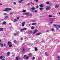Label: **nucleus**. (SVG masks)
Listing matches in <instances>:
<instances>
[{
	"instance_id": "nucleus-41",
	"label": "nucleus",
	"mask_w": 60,
	"mask_h": 60,
	"mask_svg": "<svg viewBox=\"0 0 60 60\" xmlns=\"http://www.w3.org/2000/svg\"><path fill=\"white\" fill-rule=\"evenodd\" d=\"M16 34L17 35H18V34H19V32H17L16 33Z\"/></svg>"
},
{
	"instance_id": "nucleus-47",
	"label": "nucleus",
	"mask_w": 60,
	"mask_h": 60,
	"mask_svg": "<svg viewBox=\"0 0 60 60\" xmlns=\"http://www.w3.org/2000/svg\"><path fill=\"white\" fill-rule=\"evenodd\" d=\"M44 42V40H43L41 41V42Z\"/></svg>"
},
{
	"instance_id": "nucleus-49",
	"label": "nucleus",
	"mask_w": 60,
	"mask_h": 60,
	"mask_svg": "<svg viewBox=\"0 0 60 60\" xmlns=\"http://www.w3.org/2000/svg\"><path fill=\"white\" fill-rule=\"evenodd\" d=\"M26 55H25L23 57V58H24V59L25 58V57H26Z\"/></svg>"
},
{
	"instance_id": "nucleus-52",
	"label": "nucleus",
	"mask_w": 60,
	"mask_h": 60,
	"mask_svg": "<svg viewBox=\"0 0 60 60\" xmlns=\"http://www.w3.org/2000/svg\"><path fill=\"white\" fill-rule=\"evenodd\" d=\"M33 21L34 22H35V20H33Z\"/></svg>"
},
{
	"instance_id": "nucleus-55",
	"label": "nucleus",
	"mask_w": 60,
	"mask_h": 60,
	"mask_svg": "<svg viewBox=\"0 0 60 60\" xmlns=\"http://www.w3.org/2000/svg\"><path fill=\"white\" fill-rule=\"evenodd\" d=\"M11 23H9V25H11Z\"/></svg>"
},
{
	"instance_id": "nucleus-12",
	"label": "nucleus",
	"mask_w": 60,
	"mask_h": 60,
	"mask_svg": "<svg viewBox=\"0 0 60 60\" xmlns=\"http://www.w3.org/2000/svg\"><path fill=\"white\" fill-rule=\"evenodd\" d=\"M41 33H38L37 34H36V35H39L40 34H41Z\"/></svg>"
},
{
	"instance_id": "nucleus-3",
	"label": "nucleus",
	"mask_w": 60,
	"mask_h": 60,
	"mask_svg": "<svg viewBox=\"0 0 60 60\" xmlns=\"http://www.w3.org/2000/svg\"><path fill=\"white\" fill-rule=\"evenodd\" d=\"M46 11H49L50 8V7L49 6H47L45 7Z\"/></svg>"
},
{
	"instance_id": "nucleus-28",
	"label": "nucleus",
	"mask_w": 60,
	"mask_h": 60,
	"mask_svg": "<svg viewBox=\"0 0 60 60\" xmlns=\"http://www.w3.org/2000/svg\"><path fill=\"white\" fill-rule=\"evenodd\" d=\"M29 16H30L31 17H32V14H29Z\"/></svg>"
},
{
	"instance_id": "nucleus-58",
	"label": "nucleus",
	"mask_w": 60,
	"mask_h": 60,
	"mask_svg": "<svg viewBox=\"0 0 60 60\" xmlns=\"http://www.w3.org/2000/svg\"><path fill=\"white\" fill-rule=\"evenodd\" d=\"M46 32H49V31L48 30L46 31Z\"/></svg>"
},
{
	"instance_id": "nucleus-17",
	"label": "nucleus",
	"mask_w": 60,
	"mask_h": 60,
	"mask_svg": "<svg viewBox=\"0 0 60 60\" xmlns=\"http://www.w3.org/2000/svg\"><path fill=\"white\" fill-rule=\"evenodd\" d=\"M35 28V27L34 26H32L31 28V29H34Z\"/></svg>"
},
{
	"instance_id": "nucleus-11",
	"label": "nucleus",
	"mask_w": 60,
	"mask_h": 60,
	"mask_svg": "<svg viewBox=\"0 0 60 60\" xmlns=\"http://www.w3.org/2000/svg\"><path fill=\"white\" fill-rule=\"evenodd\" d=\"M25 51V49L24 48H23L22 49V52H24Z\"/></svg>"
},
{
	"instance_id": "nucleus-31",
	"label": "nucleus",
	"mask_w": 60,
	"mask_h": 60,
	"mask_svg": "<svg viewBox=\"0 0 60 60\" xmlns=\"http://www.w3.org/2000/svg\"><path fill=\"white\" fill-rule=\"evenodd\" d=\"M36 24V23H32V25H35Z\"/></svg>"
},
{
	"instance_id": "nucleus-4",
	"label": "nucleus",
	"mask_w": 60,
	"mask_h": 60,
	"mask_svg": "<svg viewBox=\"0 0 60 60\" xmlns=\"http://www.w3.org/2000/svg\"><path fill=\"white\" fill-rule=\"evenodd\" d=\"M38 31V30L37 29H36L34 31L33 33V34H34L35 33H36Z\"/></svg>"
},
{
	"instance_id": "nucleus-36",
	"label": "nucleus",
	"mask_w": 60,
	"mask_h": 60,
	"mask_svg": "<svg viewBox=\"0 0 60 60\" xmlns=\"http://www.w3.org/2000/svg\"><path fill=\"white\" fill-rule=\"evenodd\" d=\"M1 47H4V45H3V44H1Z\"/></svg>"
},
{
	"instance_id": "nucleus-30",
	"label": "nucleus",
	"mask_w": 60,
	"mask_h": 60,
	"mask_svg": "<svg viewBox=\"0 0 60 60\" xmlns=\"http://www.w3.org/2000/svg\"><path fill=\"white\" fill-rule=\"evenodd\" d=\"M39 10H41V11H42V8H39Z\"/></svg>"
},
{
	"instance_id": "nucleus-64",
	"label": "nucleus",
	"mask_w": 60,
	"mask_h": 60,
	"mask_svg": "<svg viewBox=\"0 0 60 60\" xmlns=\"http://www.w3.org/2000/svg\"><path fill=\"white\" fill-rule=\"evenodd\" d=\"M59 14H60V12H59Z\"/></svg>"
},
{
	"instance_id": "nucleus-6",
	"label": "nucleus",
	"mask_w": 60,
	"mask_h": 60,
	"mask_svg": "<svg viewBox=\"0 0 60 60\" xmlns=\"http://www.w3.org/2000/svg\"><path fill=\"white\" fill-rule=\"evenodd\" d=\"M25 22H23L22 23V26H25Z\"/></svg>"
},
{
	"instance_id": "nucleus-51",
	"label": "nucleus",
	"mask_w": 60,
	"mask_h": 60,
	"mask_svg": "<svg viewBox=\"0 0 60 60\" xmlns=\"http://www.w3.org/2000/svg\"><path fill=\"white\" fill-rule=\"evenodd\" d=\"M11 14H12V15H13V13H10Z\"/></svg>"
},
{
	"instance_id": "nucleus-35",
	"label": "nucleus",
	"mask_w": 60,
	"mask_h": 60,
	"mask_svg": "<svg viewBox=\"0 0 60 60\" xmlns=\"http://www.w3.org/2000/svg\"><path fill=\"white\" fill-rule=\"evenodd\" d=\"M16 60H19V59H18V57H17L16 58Z\"/></svg>"
},
{
	"instance_id": "nucleus-60",
	"label": "nucleus",
	"mask_w": 60,
	"mask_h": 60,
	"mask_svg": "<svg viewBox=\"0 0 60 60\" xmlns=\"http://www.w3.org/2000/svg\"><path fill=\"white\" fill-rule=\"evenodd\" d=\"M2 45V43H0V45Z\"/></svg>"
},
{
	"instance_id": "nucleus-61",
	"label": "nucleus",
	"mask_w": 60,
	"mask_h": 60,
	"mask_svg": "<svg viewBox=\"0 0 60 60\" xmlns=\"http://www.w3.org/2000/svg\"><path fill=\"white\" fill-rule=\"evenodd\" d=\"M29 26H31V24H29Z\"/></svg>"
},
{
	"instance_id": "nucleus-26",
	"label": "nucleus",
	"mask_w": 60,
	"mask_h": 60,
	"mask_svg": "<svg viewBox=\"0 0 60 60\" xmlns=\"http://www.w3.org/2000/svg\"><path fill=\"white\" fill-rule=\"evenodd\" d=\"M34 12L35 13H36V12H38V11L37 10H36L35 11H34Z\"/></svg>"
},
{
	"instance_id": "nucleus-27",
	"label": "nucleus",
	"mask_w": 60,
	"mask_h": 60,
	"mask_svg": "<svg viewBox=\"0 0 60 60\" xmlns=\"http://www.w3.org/2000/svg\"><path fill=\"white\" fill-rule=\"evenodd\" d=\"M13 42H14V43H16V42H17V41L15 40L13 41Z\"/></svg>"
},
{
	"instance_id": "nucleus-50",
	"label": "nucleus",
	"mask_w": 60,
	"mask_h": 60,
	"mask_svg": "<svg viewBox=\"0 0 60 60\" xmlns=\"http://www.w3.org/2000/svg\"><path fill=\"white\" fill-rule=\"evenodd\" d=\"M17 19H18V20L19 19V17H17Z\"/></svg>"
},
{
	"instance_id": "nucleus-48",
	"label": "nucleus",
	"mask_w": 60,
	"mask_h": 60,
	"mask_svg": "<svg viewBox=\"0 0 60 60\" xmlns=\"http://www.w3.org/2000/svg\"><path fill=\"white\" fill-rule=\"evenodd\" d=\"M31 4H33V5H34V3H33L32 2H31Z\"/></svg>"
},
{
	"instance_id": "nucleus-10",
	"label": "nucleus",
	"mask_w": 60,
	"mask_h": 60,
	"mask_svg": "<svg viewBox=\"0 0 60 60\" xmlns=\"http://www.w3.org/2000/svg\"><path fill=\"white\" fill-rule=\"evenodd\" d=\"M29 56V57H31L32 55V54H31V53H30L28 55Z\"/></svg>"
},
{
	"instance_id": "nucleus-43",
	"label": "nucleus",
	"mask_w": 60,
	"mask_h": 60,
	"mask_svg": "<svg viewBox=\"0 0 60 60\" xmlns=\"http://www.w3.org/2000/svg\"><path fill=\"white\" fill-rule=\"evenodd\" d=\"M13 4L14 5H15V4H16V2H14Z\"/></svg>"
},
{
	"instance_id": "nucleus-40",
	"label": "nucleus",
	"mask_w": 60,
	"mask_h": 60,
	"mask_svg": "<svg viewBox=\"0 0 60 60\" xmlns=\"http://www.w3.org/2000/svg\"><path fill=\"white\" fill-rule=\"evenodd\" d=\"M34 59H35V57H34L32 58V59L33 60H34Z\"/></svg>"
},
{
	"instance_id": "nucleus-16",
	"label": "nucleus",
	"mask_w": 60,
	"mask_h": 60,
	"mask_svg": "<svg viewBox=\"0 0 60 60\" xmlns=\"http://www.w3.org/2000/svg\"><path fill=\"white\" fill-rule=\"evenodd\" d=\"M58 7H59L57 5H56V6H55V8H58Z\"/></svg>"
},
{
	"instance_id": "nucleus-56",
	"label": "nucleus",
	"mask_w": 60,
	"mask_h": 60,
	"mask_svg": "<svg viewBox=\"0 0 60 60\" xmlns=\"http://www.w3.org/2000/svg\"><path fill=\"white\" fill-rule=\"evenodd\" d=\"M50 23L51 24H52L53 23V22H51Z\"/></svg>"
},
{
	"instance_id": "nucleus-33",
	"label": "nucleus",
	"mask_w": 60,
	"mask_h": 60,
	"mask_svg": "<svg viewBox=\"0 0 60 60\" xmlns=\"http://www.w3.org/2000/svg\"><path fill=\"white\" fill-rule=\"evenodd\" d=\"M23 1V0H21L19 2V3H21V2H22Z\"/></svg>"
},
{
	"instance_id": "nucleus-1",
	"label": "nucleus",
	"mask_w": 60,
	"mask_h": 60,
	"mask_svg": "<svg viewBox=\"0 0 60 60\" xmlns=\"http://www.w3.org/2000/svg\"><path fill=\"white\" fill-rule=\"evenodd\" d=\"M53 26H55V28H56L57 30L58 29V28H60V26L59 25H56L55 24H53Z\"/></svg>"
},
{
	"instance_id": "nucleus-24",
	"label": "nucleus",
	"mask_w": 60,
	"mask_h": 60,
	"mask_svg": "<svg viewBox=\"0 0 60 60\" xmlns=\"http://www.w3.org/2000/svg\"><path fill=\"white\" fill-rule=\"evenodd\" d=\"M26 15H27L28 16H29V13H26Z\"/></svg>"
},
{
	"instance_id": "nucleus-63",
	"label": "nucleus",
	"mask_w": 60,
	"mask_h": 60,
	"mask_svg": "<svg viewBox=\"0 0 60 60\" xmlns=\"http://www.w3.org/2000/svg\"><path fill=\"white\" fill-rule=\"evenodd\" d=\"M2 5V4H0V5Z\"/></svg>"
},
{
	"instance_id": "nucleus-59",
	"label": "nucleus",
	"mask_w": 60,
	"mask_h": 60,
	"mask_svg": "<svg viewBox=\"0 0 60 60\" xmlns=\"http://www.w3.org/2000/svg\"><path fill=\"white\" fill-rule=\"evenodd\" d=\"M30 4L29 3V4H27V5H29V4Z\"/></svg>"
},
{
	"instance_id": "nucleus-37",
	"label": "nucleus",
	"mask_w": 60,
	"mask_h": 60,
	"mask_svg": "<svg viewBox=\"0 0 60 60\" xmlns=\"http://www.w3.org/2000/svg\"><path fill=\"white\" fill-rule=\"evenodd\" d=\"M3 15H7L6 13H3Z\"/></svg>"
},
{
	"instance_id": "nucleus-25",
	"label": "nucleus",
	"mask_w": 60,
	"mask_h": 60,
	"mask_svg": "<svg viewBox=\"0 0 60 60\" xmlns=\"http://www.w3.org/2000/svg\"><path fill=\"white\" fill-rule=\"evenodd\" d=\"M23 29H21V32H22L23 31Z\"/></svg>"
},
{
	"instance_id": "nucleus-39",
	"label": "nucleus",
	"mask_w": 60,
	"mask_h": 60,
	"mask_svg": "<svg viewBox=\"0 0 60 60\" xmlns=\"http://www.w3.org/2000/svg\"><path fill=\"white\" fill-rule=\"evenodd\" d=\"M45 55H46V56H48V54L47 52H45Z\"/></svg>"
},
{
	"instance_id": "nucleus-23",
	"label": "nucleus",
	"mask_w": 60,
	"mask_h": 60,
	"mask_svg": "<svg viewBox=\"0 0 60 60\" xmlns=\"http://www.w3.org/2000/svg\"><path fill=\"white\" fill-rule=\"evenodd\" d=\"M26 10H23L22 11V12H26Z\"/></svg>"
},
{
	"instance_id": "nucleus-7",
	"label": "nucleus",
	"mask_w": 60,
	"mask_h": 60,
	"mask_svg": "<svg viewBox=\"0 0 60 60\" xmlns=\"http://www.w3.org/2000/svg\"><path fill=\"white\" fill-rule=\"evenodd\" d=\"M6 22H3L2 23V25H6Z\"/></svg>"
},
{
	"instance_id": "nucleus-22",
	"label": "nucleus",
	"mask_w": 60,
	"mask_h": 60,
	"mask_svg": "<svg viewBox=\"0 0 60 60\" xmlns=\"http://www.w3.org/2000/svg\"><path fill=\"white\" fill-rule=\"evenodd\" d=\"M35 9V8H31V9L32 10H34Z\"/></svg>"
},
{
	"instance_id": "nucleus-18",
	"label": "nucleus",
	"mask_w": 60,
	"mask_h": 60,
	"mask_svg": "<svg viewBox=\"0 0 60 60\" xmlns=\"http://www.w3.org/2000/svg\"><path fill=\"white\" fill-rule=\"evenodd\" d=\"M57 58H58V60H60V57H59V56H57Z\"/></svg>"
},
{
	"instance_id": "nucleus-8",
	"label": "nucleus",
	"mask_w": 60,
	"mask_h": 60,
	"mask_svg": "<svg viewBox=\"0 0 60 60\" xmlns=\"http://www.w3.org/2000/svg\"><path fill=\"white\" fill-rule=\"evenodd\" d=\"M0 31H4V29L3 28H0Z\"/></svg>"
},
{
	"instance_id": "nucleus-57",
	"label": "nucleus",
	"mask_w": 60,
	"mask_h": 60,
	"mask_svg": "<svg viewBox=\"0 0 60 60\" xmlns=\"http://www.w3.org/2000/svg\"><path fill=\"white\" fill-rule=\"evenodd\" d=\"M2 60H5V59H2Z\"/></svg>"
},
{
	"instance_id": "nucleus-46",
	"label": "nucleus",
	"mask_w": 60,
	"mask_h": 60,
	"mask_svg": "<svg viewBox=\"0 0 60 60\" xmlns=\"http://www.w3.org/2000/svg\"><path fill=\"white\" fill-rule=\"evenodd\" d=\"M52 17V15H49V17Z\"/></svg>"
},
{
	"instance_id": "nucleus-9",
	"label": "nucleus",
	"mask_w": 60,
	"mask_h": 60,
	"mask_svg": "<svg viewBox=\"0 0 60 60\" xmlns=\"http://www.w3.org/2000/svg\"><path fill=\"white\" fill-rule=\"evenodd\" d=\"M11 43L10 41L8 42V45H9L11 44Z\"/></svg>"
},
{
	"instance_id": "nucleus-53",
	"label": "nucleus",
	"mask_w": 60,
	"mask_h": 60,
	"mask_svg": "<svg viewBox=\"0 0 60 60\" xmlns=\"http://www.w3.org/2000/svg\"><path fill=\"white\" fill-rule=\"evenodd\" d=\"M21 40L22 41V40H23V38H21Z\"/></svg>"
},
{
	"instance_id": "nucleus-34",
	"label": "nucleus",
	"mask_w": 60,
	"mask_h": 60,
	"mask_svg": "<svg viewBox=\"0 0 60 60\" xmlns=\"http://www.w3.org/2000/svg\"><path fill=\"white\" fill-rule=\"evenodd\" d=\"M29 58V57H28V56H27L26 57V59H28Z\"/></svg>"
},
{
	"instance_id": "nucleus-54",
	"label": "nucleus",
	"mask_w": 60,
	"mask_h": 60,
	"mask_svg": "<svg viewBox=\"0 0 60 60\" xmlns=\"http://www.w3.org/2000/svg\"><path fill=\"white\" fill-rule=\"evenodd\" d=\"M4 46H6V45H5V44H4Z\"/></svg>"
},
{
	"instance_id": "nucleus-45",
	"label": "nucleus",
	"mask_w": 60,
	"mask_h": 60,
	"mask_svg": "<svg viewBox=\"0 0 60 60\" xmlns=\"http://www.w3.org/2000/svg\"><path fill=\"white\" fill-rule=\"evenodd\" d=\"M51 30L52 31H54V29H52Z\"/></svg>"
},
{
	"instance_id": "nucleus-29",
	"label": "nucleus",
	"mask_w": 60,
	"mask_h": 60,
	"mask_svg": "<svg viewBox=\"0 0 60 60\" xmlns=\"http://www.w3.org/2000/svg\"><path fill=\"white\" fill-rule=\"evenodd\" d=\"M23 30H26L27 29L26 28H23Z\"/></svg>"
},
{
	"instance_id": "nucleus-13",
	"label": "nucleus",
	"mask_w": 60,
	"mask_h": 60,
	"mask_svg": "<svg viewBox=\"0 0 60 60\" xmlns=\"http://www.w3.org/2000/svg\"><path fill=\"white\" fill-rule=\"evenodd\" d=\"M39 6L40 7H43V5L41 4H40V5H39Z\"/></svg>"
},
{
	"instance_id": "nucleus-20",
	"label": "nucleus",
	"mask_w": 60,
	"mask_h": 60,
	"mask_svg": "<svg viewBox=\"0 0 60 60\" xmlns=\"http://www.w3.org/2000/svg\"><path fill=\"white\" fill-rule=\"evenodd\" d=\"M31 33H32V31H29L28 32V34H31Z\"/></svg>"
},
{
	"instance_id": "nucleus-15",
	"label": "nucleus",
	"mask_w": 60,
	"mask_h": 60,
	"mask_svg": "<svg viewBox=\"0 0 60 60\" xmlns=\"http://www.w3.org/2000/svg\"><path fill=\"white\" fill-rule=\"evenodd\" d=\"M12 46V45L11 44H10L9 45V48H11V47Z\"/></svg>"
},
{
	"instance_id": "nucleus-19",
	"label": "nucleus",
	"mask_w": 60,
	"mask_h": 60,
	"mask_svg": "<svg viewBox=\"0 0 60 60\" xmlns=\"http://www.w3.org/2000/svg\"><path fill=\"white\" fill-rule=\"evenodd\" d=\"M2 58H3V57L2 56H1L0 57V59H2Z\"/></svg>"
},
{
	"instance_id": "nucleus-2",
	"label": "nucleus",
	"mask_w": 60,
	"mask_h": 60,
	"mask_svg": "<svg viewBox=\"0 0 60 60\" xmlns=\"http://www.w3.org/2000/svg\"><path fill=\"white\" fill-rule=\"evenodd\" d=\"M11 8H7L5 9V10H4L3 11H11Z\"/></svg>"
},
{
	"instance_id": "nucleus-21",
	"label": "nucleus",
	"mask_w": 60,
	"mask_h": 60,
	"mask_svg": "<svg viewBox=\"0 0 60 60\" xmlns=\"http://www.w3.org/2000/svg\"><path fill=\"white\" fill-rule=\"evenodd\" d=\"M16 21H17V19H14V22H16Z\"/></svg>"
},
{
	"instance_id": "nucleus-32",
	"label": "nucleus",
	"mask_w": 60,
	"mask_h": 60,
	"mask_svg": "<svg viewBox=\"0 0 60 60\" xmlns=\"http://www.w3.org/2000/svg\"><path fill=\"white\" fill-rule=\"evenodd\" d=\"M14 35H15V36H16V35H17V34L16 33H15L14 34Z\"/></svg>"
},
{
	"instance_id": "nucleus-14",
	"label": "nucleus",
	"mask_w": 60,
	"mask_h": 60,
	"mask_svg": "<svg viewBox=\"0 0 60 60\" xmlns=\"http://www.w3.org/2000/svg\"><path fill=\"white\" fill-rule=\"evenodd\" d=\"M34 49H35V51H37L38 50L37 49V47H35L34 48Z\"/></svg>"
},
{
	"instance_id": "nucleus-38",
	"label": "nucleus",
	"mask_w": 60,
	"mask_h": 60,
	"mask_svg": "<svg viewBox=\"0 0 60 60\" xmlns=\"http://www.w3.org/2000/svg\"><path fill=\"white\" fill-rule=\"evenodd\" d=\"M4 17L5 18H8V17L7 16H4Z\"/></svg>"
},
{
	"instance_id": "nucleus-5",
	"label": "nucleus",
	"mask_w": 60,
	"mask_h": 60,
	"mask_svg": "<svg viewBox=\"0 0 60 60\" xmlns=\"http://www.w3.org/2000/svg\"><path fill=\"white\" fill-rule=\"evenodd\" d=\"M10 52H8L7 53V56H9L10 55Z\"/></svg>"
},
{
	"instance_id": "nucleus-44",
	"label": "nucleus",
	"mask_w": 60,
	"mask_h": 60,
	"mask_svg": "<svg viewBox=\"0 0 60 60\" xmlns=\"http://www.w3.org/2000/svg\"><path fill=\"white\" fill-rule=\"evenodd\" d=\"M36 8H39V6L38 5L37 6H36Z\"/></svg>"
},
{
	"instance_id": "nucleus-42",
	"label": "nucleus",
	"mask_w": 60,
	"mask_h": 60,
	"mask_svg": "<svg viewBox=\"0 0 60 60\" xmlns=\"http://www.w3.org/2000/svg\"><path fill=\"white\" fill-rule=\"evenodd\" d=\"M46 4H49V2H46Z\"/></svg>"
},
{
	"instance_id": "nucleus-62",
	"label": "nucleus",
	"mask_w": 60,
	"mask_h": 60,
	"mask_svg": "<svg viewBox=\"0 0 60 60\" xmlns=\"http://www.w3.org/2000/svg\"><path fill=\"white\" fill-rule=\"evenodd\" d=\"M37 40H36L35 41L36 42H37Z\"/></svg>"
}]
</instances>
